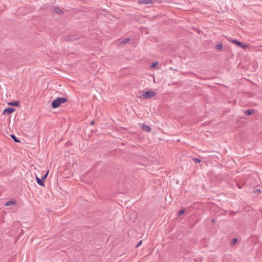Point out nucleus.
<instances>
[{
    "label": "nucleus",
    "instance_id": "1",
    "mask_svg": "<svg viewBox=\"0 0 262 262\" xmlns=\"http://www.w3.org/2000/svg\"><path fill=\"white\" fill-rule=\"evenodd\" d=\"M67 99L63 97H58L56 99H54L52 103V106L54 108H57L59 107L61 104H63L66 102Z\"/></svg>",
    "mask_w": 262,
    "mask_h": 262
},
{
    "label": "nucleus",
    "instance_id": "2",
    "mask_svg": "<svg viewBox=\"0 0 262 262\" xmlns=\"http://www.w3.org/2000/svg\"><path fill=\"white\" fill-rule=\"evenodd\" d=\"M156 95V93L152 91H148L144 92L141 96V98H145V99H149L151 98L152 97L155 96Z\"/></svg>",
    "mask_w": 262,
    "mask_h": 262
},
{
    "label": "nucleus",
    "instance_id": "3",
    "mask_svg": "<svg viewBox=\"0 0 262 262\" xmlns=\"http://www.w3.org/2000/svg\"><path fill=\"white\" fill-rule=\"evenodd\" d=\"M230 42H232L233 43L235 44L237 46L240 47L241 48L243 49H246L248 47V45L247 44H244L243 42L238 41L237 40H230Z\"/></svg>",
    "mask_w": 262,
    "mask_h": 262
},
{
    "label": "nucleus",
    "instance_id": "4",
    "mask_svg": "<svg viewBox=\"0 0 262 262\" xmlns=\"http://www.w3.org/2000/svg\"><path fill=\"white\" fill-rule=\"evenodd\" d=\"M139 4L144 5H152L154 1L152 0H139Z\"/></svg>",
    "mask_w": 262,
    "mask_h": 262
},
{
    "label": "nucleus",
    "instance_id": "5",
    "mask_svg": "<svg viewBox=\"0 0 262 262\" xmlns=\"http://www.w3.org/2000/svg\"><path fill=\"white\" fill-rule=\"evenodd\" d=\"M14 111L15 109L14 108L7 107L4 110L3 114L10 115L12 114Z\"/></svg>",
    "mask_w": 262,
    "mask_h": 262
},
{
    "label": "nucleus",
    "instance_id": "6",
    "mask_svg": "<svg viewBox=\"0 0 262 262\" xmlns=\"http://www.w3.org/2000/svg\"><path fill=\"white\" fill-rule=\"evenodd\" d=\"M16 202L14 200L12 199V200H11L10 201L6 202L5 204V206H9L11 205H15V204H16Z\"/></svg>",
    "mask_w": 262,
    "mask_h": 262
},
{
    "label": "nucleus",
    "instance_id": "7",
    "mask_svg": "<svg viewBox=\"0 0 262 262\" xmlns=\"http://www.w3.org/2000/svg\"><path fill=\"white\" fill-rule=\"evenodd\" d=\"M141 128L144 131H145L148 133L150 132L151 130L150 127L145 124H142L141 126Z\"/></svg>",
    "mask_w": 262,
    "mask_h": 262
},
{
    "label": "nucleus",
    "instance_id": "8",
    "mask_svg": "<svg viewBox=\"0 0 262 262\" xmlns=\"http://www.w3.org/2000/svg\"><path fill=\"white\" fill-rule=\"evenodd\" d=\"M36 182L37 183V184L41 186H44V181L43 180L41 179H39L38 177H36Z\"/></svg>",
    "mask_w": 262,
    "mask_h": 262
},
{
    "label": "nucleus",
    "instance_id": "9",
    "mask_svg": "<svg viewBox=\"0 0 262 262\" xmlns=\"http://www.w3.org/2000/svg\"><path fill=\"white\" fill-rule=\"evenodd\" d=\"M53 11L54 12L57 13V14H62L63 13V11L61 9H60L59 8L55 7L54 8Z\"/></svg>",
    "mask_w": 262,
    "mask_h": 262
},
{
    "label": "nucleus",
    "instance_id": "10",
    "mask_svg": "<svg viewBox=\"0 0 262 262\" xmlns=\"http://www.w3.org/2000/svg\"><path fill=\"white\" fill-rule=\"evenodd\" d=\"M253 113V110H248L245 112V114L246 116H249Z\"/></svg>",
    "mask_w": 262,
    "mask_h": 262
},
{
    "label": "nucleus",
    "instance_id": "11",
    "mask_svg": "<svg viewBox=\"0 0 262 262\" xmlns=\"http://www.w3.org/2000/svg\"><path fill=\"white\" fill-rule=\"evenodd\" d=\"M215 49L217 50H219V51H221L222 50V48H223V46H222V43H219V44H217L216 46H215Z\"/></svg>",
    "mask_w": 262,
    "mask_h": 262
},
{
    "label": "nucleus",
    "instance_id": "12",
    "mask_svg": "<svg viewBox=\"0 0 262 262\" xmlns=\"http://www.w3.org/2000/svg\"><path fill=\"white\" fill-rule=\"evenodd\" d=\"M11 137L12 138V139L16 143H19L20 141L18 140L16 137L14 135H11Z\"/></svg>",
    "mask_w": 262,
    "mask_h": 262
},
{
    "label": "nucleus",
    "instance_id": "13",
    "mask_svg": "<svg viewBox=\"0 0 262 262\" xmlns=\"http://www.w3.org/2000/svg\"><path fill=\"white\" fill-rule=\"evenodd\" d=\"M159 64V62L156 61V62H153L151 65L150 66V68L151 69H154L155 68H156Z\"/></svg>",
    "mask_w": 262,
    "mask_h": 262
},
{
    "label": "nucleus",
    "instance_id": "14",
    "mask_svg": "<svg viewBox=\"0 0 262 262\" xmlns=\"http://www.w3.org/2000/svg\"><path fill=\"white\" fill-rule=\"evenodd\" d=\"M9 104L14 105V106H18L19 102L18 101H14L13 102L10 103Z\"/></svg>",
    "mask_w": 262,
    "mask_h": 262
},
{
    "label": "nucleus",
    "instance_id": "15",
    "mask_svg": "<svg viewBox=\"0 0 262 262\" xmlns=\"http://www.w3.org/2000/svg\"><path fill=\"white\" fill-rule=\"evenodd\" d=\"M129 38L124 39L122 41H121L120 43L122 45L125 44L129 41Z\"/></svg>",
    "mask_w": 262,
    "mask_h": 262
},
{
    "label": "nucleus",
    "instance_id": "16",
    "mask_svg": "<svg viewBox=\"0 0 262 262\" xmlns=\"http://www.w3.org/2000/svg\"><path fill=\"white\" fill-rule=\"evenodd\" d=\"M184 212H185V210L184 209L180 210L178 212V216H180V215H182Z\"/></svg>",
    "mask_w": 262,
    "mask_h": 262
},
{
    "label": "nucleus",
    "instance_id": "17",
    "mask_svg": "<svg viewBox=\"0 0 262 262\" xmlns=\"http://www.w3.org/2000/svg\"><path fill=\"white\" fill-rule=\"evenodd\" d=\"M193 161H194V162L195 163H199L201 161V160L198 158H193Z\"/></svg>",
    "mask_w": 262,
    "mask_h": 262
},
{
    "label": "nucleus",
    "instance_id": "18",
    "mask_svg": "<svg viewBox=\"0 0 262 262\" xmlns=\"http://www.w3.org/2000/svg\"><path fill=\"white\" fill-rule=\"evenodd\" d=\"M142 241H140L137 244L136 247H139L142 244Z\"/></svg>",
    "mask_w": 262,
    "mask_h": 262
},
{
    "label": "nucleus",
    "instance_id": "19",
    "mask_svg": "<svg viewBox=\"0 0 262 262\" xmlns=\"http://www.w3.org/2000/svg\"><path fill=\"white\" fill-rule=\"evenodd\" d=\"M48 174V171L42 177V179L44 180L47 177V175Z\"/></svg>",
    "mask_w": 262,
    "mask_h": 262
},
{
    "label": "nucleus",
    "instance_id": "20",
    "mask_svg": "<svg viewBox=\"0 0 262 262\" xmlns=\"http://www.w3.org/2000/svg\"><path fill=\"white\" fill-rule=\"evenodd\" d=\"M236 241H237V239L236 238H233L232 241V243L235 244V243H236Z\"/></svg>",
    "mask_w": 262,
    "mask_h": 262
},
{
    "label": "nucleus",
    "instance_id": "21",
    "mask_svg": "<svg viewBox=\"0 0 262 262\" xmlns=\"http://www.w3.org/2000/svg\"><path fill=\"white\" fill-rule=\"evenodd\" d=\"M94 124V121H92L91 122V124H92V125H93V124Z\"/></svg>",
    "mask_w": 262,
    "mask_h": 262
}]
</instances>
